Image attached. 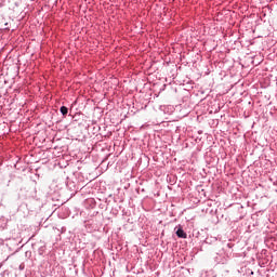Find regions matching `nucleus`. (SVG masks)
Listing matches in <instances>:
<instances>
[{"mask_svg":"<svg viewBox=\"0 0 277 277\" xmlns=\"http://www.w3.org/2000/svg\"><path fill=\"white\" fill-rule=\"evenodd\" d=\"M19 269H25V267L23 265L19 266Z\"/></svg>","mask_w":277,"mask_h":277,"instance_id":"3","label":"nucleus"},{"mask_svg":"<svg viewBox=\"0 0 277 277\" xmlns=\"http://www.w3.org/2000/svg\"><path fill=\"white\" fill-rule=\"evenodd\" d=\"M60 111H61L62 116H68V107L62 106L60 108Z\"/></svg>","mask_w":277,"mask_h":277,"instance_id":"2","label":"nucleus"},{"mask_svg":"<svg viewBox=\"0 0 277 277\" xmlns=\"http://www.w3.org/2000/svg\"><path fill=\"white\" fill-rule=\"evenodd\" d=\"M175 229H176L175 235L176 237H179V239H187V233L183 230V226L179 225L177 227H175Z\"/></svg>","mask_w":277,"mask_h":277,"instance_id":"1","label":"nucleus"}]
</instances>
